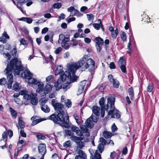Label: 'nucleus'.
Segmentation results:
<instances>
[{
	"label": "nucleus",
	"mask_w": 159,
	"mask_h": 159,
	"mask_svg": "<svg viewBox=\"0 0 159 159\" xmlns=\"http://www.w3.org/2000/svg\"><path fill=\"white\" fill-rule=\"evenodd\" d=\"M89 71L91 74L94 73L95 69V62L91 58H89L87 55H84L77 62L69 64L68 69V78L71 79L72 82L76 81L78 79L77 76L75 75V72L77 70L81 68L82 71L85 70L89 67Z\"/></svg>",
	"instance_id": "1"
},
{
	"label": "nucleus",
	"mask_w": 159,
	"mask_h": 159,
	"mask_svg": "<svg viewBox=\"0 0 159 159\" xmlns=\"http://www.w3.org/2000/svg\"><path fill=\"white\" fill-rule=\"evenodd\" d=\"M51 104L58 114L56 116L54 114L48 117L49 119L53 121L54 123L59 124L63 127L65 128H69L70 126L69 117L68 116H64L65 112L63 110V105L57 102L55 99L52 100Z\"/></svg>",
	"instance_id": "2"
},
{
	"label": "nucleus",
	"mask_w": 159,
	"mask_h": 159,
	"mask_svg": "<svg viewBox=\"0 0 159 159\" xmlns=\"http://www.w3.org/2000/svg\"><path fill=\"white\" fill-rule=\"evenodd\" d=\"M24 67L21 64V61L18 60L16 58L11 60L9 64L7 65L5 70L8 80L7 85L8 89L11 88L13 82V70H14L15 75H19L20 72L22 71Z\"/></svg>",
	"instance_id": "3"
},
{
	"label": "nucleus",
	"mask_w": 159,
	"mask_h": 159,
	"mask_svg": "<svg viewBox=\"0 0 159 159\" xmlns=\"http://www.w3.org/2000/svg\"><path fill=\"white\" fill-rule=\"evenodd\" d=\"M108 104L110 105V110L108 112V115H111V118H119L120 115V111L116 109H115L114 102L115 98L112 97H109L107 98Z\"/></svg>",
	"instance_id": "4"
},
{
	"label": "nucleus",
	"mask_w": 159,
	"mask_h": 159,
	"mask_svg": "<svg viewBox=\"0 0 159 159\" xmlns=\"http://www.w3.org/2000/svg\"><path fill=\"white\" fill-rule=\"evenodd\" d=\"M20 76L22 78L28 79L29 84L36 85L39 83V82L36 79L32 78L33 74L27 68L25 70L24 72L21 73Z\"/></svg>",
	"instance_id": "5"
},
{
	"label": "nucleus",
	"mask_w": 159,
	"mask_h": 159,
	"mask_svg": "<svg viewBox=\"0 0 159 159\" xmlns=\"http://www.w3.org/2000/svg\"><path fill=\"white\" fill-rule=\"evenodd\" d=\"M70 82H67L62 84V82L65 81H62L61 79L59 78L56 82L54 84V86L56 88V90L57 91L59 90L60 89H63L65 91H66L67 89H69L70 87V83L72 82L69 79Z\"/></svg>",
	"instance_id": "6"
},
{
	"label": "nucleus",
	"mask_w": 159,
	"mask_h": 159,
	"mask_svg": "<svg viewBox=\"0 0 159 159\" xmlns=\"http://www.w3.org/2000/svg\"><path fill=\"white\" fill-rule=\"evenodd\" d=\"M69 66V65L68 66H67V71H66L65 73L63 72V71L62 70L63 67L61 65H58L57 66V70L55 71V74L56 75L60 74V79H61L62 81H66V80L67 78L68 79H70L71 81L72 82V81L71 80V79L68 77V69Z\"/></svg>",
	"instance_id": "7"
},
{
	"label": "nucleus",
	"mask_w": 159,
	"mask_h": 159,
	"mask_svg": "<svg viewBox=\"0 0 159 159\" xmlns=\"http://www.w3.org/2000/svg\"><path fill=\"white\" fill-rule=\"evenodd\" d=\"M105 99L103 97H102L99 100V103L101 107V116L102 117H103L105 115V111H108L109 110V109L110 108V104L107 103V105L105 106L104 105Z\"/></svg>",
	"instance_id": "8"
},
{
	"label": "nucleus",
	"mask_w": 159,
	"mask_h": 159,
	"mask_svg": "<svg viewBox=\"0 0 159 159\" xmlns=\"http://www.w3.org/2000/svg\"><path fill=\"white\" fill-rule=\"evenodd\" d=\"M97 119L96 117H95L93 115L87 120L85 122V125L88 128H92L94 125L93 122H96Z\"/></svg>",
	"instance_id": "9"
},
{
	"label": "nucleus",
	"mask_w": 159,
	"mask_h": 159,
	"mask_svg": "<svg viewBox=\"0 0 159 159\" xmlns=\"http://www.w3.org/2000/svg\"><path fill=\"white\" fill-rule=\"evenodd\" d=\"M69 40V38L65 37L64 35L63 34H60L59 35L58 43L59 44H61L62 47H63Z\"/></svg>",
	"instance_id": "10"
},
{
	"label": "nucleus",
	"mask_w": 159,
	"mask_h": 159,
	"mask_svg": "<svg viewBox=\"0 0 159 159\" xmlns=\"http://www.w3.org/2000/svg\"><path fill=\"white\" fill-rule=\"evenodd\" d=\"M21 95H23V98L26 101L30 100L34 93H28V92L26 90H22L20 91Z\"/></svg>",
	"instance_id": "11"
},
{
	"label": "nucleus",
	"mask_w": 159,
	"mask_h": 159,
	"mask_svg": "<svg viewBox=\"0 0 159 159\" xmlns=\"http://www.w3.org/2000/svg\"><path fill=\"white\" fill-rule=\"evenodd\" d=\"M39 151L42 155L40 159H44V156L47 152L46 146L44 144H40L38 147Z\"/></svg>",
	"instance_id": "12"
},
{
	"label": "nucleus",
	"mask_w": 159,
	"mask_h": 159,
	"mask_svg": "<svg viewBox=\"0 0 159 159\" xmlns=\"http://www.w3.org/2000/svg\"><path fill=\"white\" fill-rule=\"evenodd\" d=\"M89 151L91 154L90 159H101V157L100 154L98 152V150H96L94 154V156L91 152L92 151V149H89Z\"/></svg>",
	"instance_id": "13"
},
{
	"label": "nucleus",
	"mask_w": 159,
	"mask_h": 159,
	"mask_svg": "<svg viewBox=\"0 0 159 159\" xmlns=\"http://www.w3.org/2000/svg\"><path fill=\"white\" fill-rule=\"evenodd\" d=\"M71 129L73 132H75L76 134L79 136H81L83 135V132L79 129V128L76 126H72Z\"/></svg>",
	"instance_id": "14"
},
{
	"label": "nucleus",
	"mask_w": 159,
	"mask_h": 159,
	"mask_svg": "<svg viewBox=\"0 0 159 159\" xmlns=\"http://www.w3.org/2000/svg\"><path fill=\"white\" fill-rule=\"evenodd\" d=\"M67 11L68 12L70 13V16H73L79 12V11L75 9L73 6H71L68 8H67Z\"/></svg>",
	"instance_id": "15"
},
{
	"label": "nucleus",
	"mask_w": 159,
	"mask_h": 159,
	"mask_svg": "<svg viewBox=\"0 0 159 159\" xmlns=\"http://www.w3.org/2000/svg\"><path fill=\"white\" fill-rule=\"evenodd\" d=\"M92 111L94 114L97 116H98L100 115V108L97 106H94L92 107Z\"/></svg>",
	"instance_id": "16"
},
{
	"label": "nucleus",
	"mask_w": 159,
	"mask_h": 159,
	"mask_svg": "<svg viewBox=\"0 0 159 159\" xmlns=\"http://www.w3.org/2000/svg\"><path fill=\"white\" fill-rule=\"evenodd\" d=\"M33 96L30 100L31 103L33 105H36L38 103V99L36 98L37 94L36 93H34V94Z\"/></svg>",
	"instance_id": "17"
},
{
	"label": "nucleus",
	"mask_w": 159,
	"mask_h": 159,
	"mask_svg": "<svg viewBox=\"0 0 159 159\" xmlns=\"http://www.w3.org/2000/svg\"><path fill=\"white\" fill-rule=\"evenodd\" d=\"M70 139L73 141L77 143L79 141L83 140V138L80 137H78L76 136L72 135L70 137Z\"/></svg>",
	"instance_id": "18"
},
{
	"label": "nucleus",
	"mask_w": 159,
	"mask_h": 159,
	"mask_svg": "<svg viewBox=\"0 0 159 159\" xmlns=\"http://www.w3.org/2000/svg\"><path fill=\"white\" fill-rule=\"evenodd\" d=\"M38 88L36 90V92L38 93L42 92L43 90L44 84L42 83H39L38 84Z\"/></svg>",
	"instance_id": "19"
},
{
	"label": "nucleus",
	"mask_w": 159,
	"mask_h": 159,
	"mask_svg": "<svg viewBox=\"0 0 159 159\" xmlns=\"http://www.w3.org/2000/svg\"><path fill=\"white\" fill-rule=\"evenodd\" d=\"M41 110L45 113H48L50 111L49 107L46 105L42 104L41 105Z\"/></svg>",
	"instance_id": "20"
},
{
	"label": "nucleus",
	"mask_w": 159,
	"mask_h": 159,
	"mask_svg": "<svg viewBox=\"0 0 159 159\" xmlns=\"http://www.w3.org/2000/svg\"><path fill=\"white\" fill-rule=\"evenodd\" d=\"M52 89V86L48 84H47L45 88L44 93L45 94L48 93Z\"/></svg>",
	"instance_id": "21"
},
{
	"label": "nucleus",
	"mask_w": 159,
	"mask_h": 159,
	"mask_svg": "<svg viewBox=\"0 0 159 159\" xmlns=\"http://www.w3.org/2000/svg\"><path fill=\"white\" fill-rule=\"evenodd\" d=\"M86 127L87 126L86 125H82L81 126H80V128L83 134L84 133H87V136H89V132H88V129Z\"/></svg>",
	"instance_id": "22"
},
{
	"label": "nucleus",
	"mask_w": 159,
	"mask_h": 159,
	"mask_svg": "<svg viewBox=\"0 0 159 159\" xmlns=\"http://www.w3.org/2000/svg\"><path fill=\"white\" fill-rule=\"evenodd\" d=\"M73 116L76 120V122L78 124H80V123L81 116L79 114H74L73 115Z\"/></svg>",
	"instance_id": "23"
},
{
	"label": "nucleus",
	"mask_w": 159,
	"mask_h": 159,
	"mask_svg": "<svg viewBox=\"0 0 159 159\" xmlns=\"http://www.w3.org/2000/svg\"><path fill=\"white\" fill-rule=\"evenodd\" d=\"M118 64L119 66L122 65H126V62L125 60L124 57H122L120 58L118 61Z\"/></svg>",
	"instance_id": "24"
},
{
	"label": "nucleus",
	"mask_w": 159,
	"mask_h": 159,
	"mask_svg": "<svg viewBox=\"0 0 159 159\" xmlns=\"http://www.w3.org/2000/svg\"><path fill=\"white\" fill-rule=\"evenodd\" d=\"M103 134L104 137L106 139L111 138L112 135L111 133L107 131L104 132Z\"/></svg>",
	"instance_id": "25"
},
{
	"label": "nucleus",
	"mask_w": 159,
	"mask_h": 159,
	"mask_svg": "<svg viewBox=\"0 0 159 159\" xmlns=\"http://www.w3.org/2000/svg\"><path fill=\"white\" fill-rule=\"evenodd\" d=\"M19 20L24 21L29 24L31 23L33 21L32 19L28 17H22L20 18Z\"/></svg>",
	"instance_id": "26"
},
{
	"label": "nucleus",
	"mask_w": 159,
	"mask_h": 159,
	"mask_svg": "<svg viewBox=\"0 0 159 159\" xmlns=\"http://www.w3.org/2000/svg\"><path fill=\"white\" fill-rule=\"evenodd\" d=\"M78 154L79 155H77L79 156V157L81 159H85L86 157V156L84 153L83 151L82 150H80L78 152Z\"/></svg>",
	"instance_id": "27"
},
{
	"label": "nucleus",
	"mask_w": 159,
	"mask_h": 159,
	"mask_svg": "<svg viewBox=\"0 0 159 159\" xmlns=\"http://www.w3.org/2000/svg\"><path fill=\"white\" fill-rule=\"evenodd\" d=\"M128 92L131 99L132 100L134 97V93L133 88H130L128 89Z\"/></svg>",
	"instance_id": "28"
},
{
	"label": "nucleus",
	"mask_w": 159,
	"mask_h": 159,
	"mask_svg": "<svg viewBox=\"0 0 159 159\" xmlns=\"http://www.w3.org/2000/svg\"><path fill=\"white\" fill-rule=\"evenodd\" d=\"M94 41L96 42V43H98L100 44H103L104 43L103 39L100 37H97L94 39Z\"/></svg>",
	"instance_id": "29"
},
{
	"label": "nucleus",
	"mask_w": 159,
	"mask_h": 159,
	"mask_svg": "<svg viewBox=\"0 0 159 159\" xmlns=\"http://www.w3.org/2000/svg\"><path fill=\"white\" fill-rule=\"evenodd\" d=\"M7 139V132L5 131L2 134V139H1L0 141L2 142L3 141L5 143L6 142Z\"/></svg>",
	"instance_id": "30"
},
{
	"label": "nucleus",
	"mask_w": 159,
	"mask_h": 159,
	"mask_svg": "<svg viewBox=\"0 0 159 159\" xmlns=\"http://www.w3.org/2000/svg\"><path fill=\"white\" fill-rule=\"evenodd\" d=\"M72 103L70 100L67 99L65 101V105L68 108L71 106Z\"/></svg>",
	"instance_id": "31"
},
{
	"label": "nucleus",
	"mask_w": 159,
	"mask_h": 159,
	"mask_svg": "<svg viewBox=\"0 0 159 159\" xmlns=\"http://www.w3.org/2000/svg\"><path fill=\"white\" fill-rule=\"evenodd\" d=\"M18 122L19 127L21 129H23L25 127V125L24 123L22 120L19 118Z\"/></svg>",
	"instance_id": "32"
},
{
	"label": "nucleus",
	"mask_w": 159,
	"mask_h": 159,
	"mask_svg": "<svg viewBox=\"0 0 159 159\" xmlns=\"http://www.w3.org/2000/svg\"><path fill=\"white\" fill-rule=\"evenodd\" d=\"M98 149L99 152L100 153H102L104 150V146L103 144L100 143L98 146Z\"/></svg>",
	"instance_id": "33"
},
{
	"label": "nucleus",
	"mask_w": 159,
	"mask_h": 159,
	"mask_svg": "<svg viewBox=\"0 0 159 159\" xmlns=\"http://www.w3.org/2000/svg\"><path fill=\"white\" fill-rule=\"evenodd\" d=\"M118 32V30L117 28H116L114 31L111 32V34L112 37L114 39H116L117 36Z\"/></svg>",
	"instance_id": "34"
},
{
	"label": "nucleus",
	"mask_w": 159,
	"mask_h": 159,
	"mask_svg": "<svg viewBox=\"0 0 159 159\" xmlns=\"http://www.w3.org/2000/svg\"><path fill=\"white\" fill-rule=\"evenodd\" d=\"M102 44H100L98 43H95V46L97 51L100 52L102 48Z\"/></svg>",
	"instance_id": "35"
},
{
	"label": "nucleus",
	"mask_w": 159,
	"mask_h": 159,
	"mask_svg": "<svg viewBox=\"0 0 159 159\" xmlns=\"http://www.w3.org/2000/svg\"><path fill=\"white\" fill-rule=\"evenodd\" d=\"M71 144L70 140L66 141L63 144V146L66 148H70Z\"/></svg>",
	"instance_id": "36"
},
{
	"label": "nucleus",
	"mask_w": 159,
	"mask_h": 159,
	"mask_svg": "<svg viewBox=\"0 0 159 159\" xmlns=\"http://www.w3.org/2000/svg\"><path fill=\"white\" fill-rule=\"evenodd\" d=\"M112 83L113 87L114 88H118L119 87V83L117 80L115 79L114 81H113Z\"/></svg>",
	"instance_id": "37"
},
{
	"label": "nucleus",
	"mask_w": 159,
	"mask_h": 159,
	"mask_svg": "<svg viewBox=\"0 0 159 159\" xmlns=\"http://www.w3.org/2000/svg\"><path fill=\"white\" fill-rule=\"evenodd\" d=\"M78 147L80 149L82 148L84 146V143L81 141H79L76 143Z\"/></svg>",
	"instance_id": "38"
},
{
	"label": "nucleus",
	"mask_w": 159,
	"mask_h": 159,
	"mask_svg": "<svg viewBox=\"0 0 159 159\" xmlns=\"http://www.w3.org/2000/svg\"><path fill=\"white\" fill-rule=\"evenodd\" d=\"M126 65H124L119 66L122 72L125 74H127V73L126 67Z\"/></svg>",
	"instance_id": "39"
},
{
	"label": "nucleus",
	"mask_w": 159,
	"mask_h": 159,
	"mask_svg": "<svg viewBox=\"0 0 159 159\" xmlns=\"http://www.w3.org/2000/svg\"><path fill=\"white\" fill-rule=\"evenodd\" d=\"M17 51L16 48L15 47L11 51V54L14 57H15L16 56V53Z\"/></svg>",
	"instance_id": "40"
},
{
	"label": "nucleus",
	"mask_w": 159,
	"mask_h": 159,
	"mask_svg": "<svg viewBox=\"0 0 159 159\" xmlns=\"http://www.w3.org/2000/svg\"><path fill=\"white\" fill-rule=\"evenodd\" d=\"M7 82L6 79L4 78H2L0 79V85L3 86L6 84Z\"/></svg>",
	"instance_id": "41"
},
{
	"label": "nucleus",
	"mask_w": 159,
	"mask_h": 159,
	"mask_svg": "<svg viewBox=\"0 0 159 159\" xmlns=\"http://www.w3.org/2000/svg\"><path fill=\"white\" fill-rule=\"evenodd\" d=\"M153 86L152 84V83L149 84L147 87V91L149 92H151L153 89Z\"/></svg>",
	"instance_id": "42"
},
{
	"label": "nucleus",
	"mask_w": 159,
	"mask_h": 159,
	"mask_svg": "<svg viewBox=\"0 0 159 159\" xmlns=\"http://www.w3.org/2000/svg\"><path fill=\"white\" fill-rule=\"evenodd\" d=\"M93 25L94 28L97 30L100 29L101 25L100 22L99 24L94 23Z\"/></svg>",
	"instance_id": "43"
},
{
	"label": "nucleus",
	"mask_w": 159,
	"mask_h": 159,
	"mask_svg": "<svg viewBox=\"0 0 159 159\" xmlns=\"http://www.w3.org/2000/svg\"><path fill=\"white\" fill-rule=\"evenodd\" d=\"M13 89L15 91L18 90L19 89V85L16 82L13 84Z\"/></svg>",
	"instance_id": "44"
},
{
	"label": "nucleus",
	"mask_w": 159,
	"mask_h": 159,
	"mask_svg": "<svg viewBox=\"0 0 159 159\" xmlns=\"http://www.w3.org/2000/svg\"><path fill=\"white\" fill-rule=\"evenodd\" d=\"M61 6V4L59 3H56L54 4L53 5V7L54 8H60Z\"/></svg>",
	"instance_id": "45"
},
{
	"label": "nucleus",
	"mask_w": 159,
	"mask_h": 159,
	"mask_svg": "<svg viewBox=\"0 0 159 159\" xmlns=\"http://www.w3.org/2000/svg\"><path fill=\"white\" fill-rule=\"evenodd\" d=\"M20 44L25 46H27V41L24 38H22L20 39Z\"/></svg>",
	"instance_id": "46"
},
{
	"label": "nucleus",
	"mask_w": 159,
	"mask_h": 159,
	"mask_svg": "<svg viewBox=\"0 0 159 159\" xmlns=\"http://www.w3.org/2000/svg\"><path fill=\"white\" fill-rule=\"evenodd\" d=\"M10 110L12 116H13L16 117L17 115V113L11 107L10 108Z\"/></svg>",
	"instance_id": "47"
},
{
	"label": "nucleus",
	"mask_w": 159,
	"mask_h": 159,
	"mask_svg": "<svg viewBox=\"0 0 159 159\" xmlns=\"http://www.w3.org/2000/svg\"><path fill=\"white\" fill-rule=\"evenodd\" d=\"M131 45V43L130 41V40H129V41L128 43L127 48H128V53L129 54V55H131V52L132 50V49L130 48Z\"/></svg>",
	"instance_id": "48"
},
{
	"label": "nucleus",
	"mask_w": 159,
	"mask_h": 159,
	"mask_svg": "<svg viewBox=\"0 0 159 159\" xmlns=\"http://www.w3.org/2000/svg\"><path fill=\"white\" fill-rule=\"evenodd\" d=\"M87 16L89 20L91 21L92 20H93L94 16L92 14H87Z\"/></svg>",
	"instance_id": "49"
},
{
	"label": "nucleus",
	"mask_w": 159,
	"mask_h": 159,
	"mask_svg": "<svg viewBox=\"0 0 159 159\" xmlns=\"http://www.w3.org/2000/svg\"><path fill=\"white\" fill-rule=\"evenodd\" d=\"M41 121L39 119H36L34 120H33L31 123V125L34 126L36 125L37 124L40 122Z\"/></svg>",
	"instance_id": "50"
},
{
	"label": "nucleus",
	"mask_w": 159,
	"mask_h": 159,
	"mask_svg": "<svg viewBox=\"0 0 159 159\" xmlns=\"http://www.w3.org/2000/svg\"><path fill=\"white\" fill-rule=\"evenodd\" d=\"M100 141L101 143L103 144V145H106L107 144V142L103 138H101L100 139Z\"/></svg>",
	"instance_id": "51"
},
{
	"label": "nucleus",
	"mask_w": 159,
	"mask_h": 159,
	"mask_svg": "<svg viewBox=\"0 0 159 159\" xmlns=\"http://www.w3.org/2000/svg\"><path fill=\"white\" fill-rule=\"evenodd\" d=\"M117 129V127L115 124H113L111 127V130L113 132H115Z\"/></svg>",
	"instance_id": "52"
},
{
	"label": "nucleus",
	"mask_w": 159,
	"mask_h": 159,
	"mask_svg": "<svg viewBox=\"0 0 159 159\" xmlns=\"http://www.w3.org/2000/svg\"><path fill=\"white\" fill-rule=\"evenodd\" d=\"M121 39L123 41H125L126 40V36L125 33L123 32L122 34H121Z\"/></svg>",
	"instance_id": "53"
},
{
	"label": "nucleus",
	"mask_w": 159,
	"mask_h": 159,
	"mask_svg": "<svg viewBox=\"0 0 159 159\" xmlns=\"http://www.w3.org/2000/svg\"><path fill=\"white\" fill-rule=\"evenodd\" d=\"M108 78L110 82H112L115 80L114 79L113 76L112 75H110L108 76Z\"/></svg>",
	"instance_id": "54"
},
{
	"label": "nucleus",
	"mask_w": 159,
	"mask_h": 159,
	"mask_svg": "<svg viewBox=\"0 0 159 159\" xmlns=\"http://www.w3.org/2000/svg\"><path fill=\"white\" fill-rule=\"evenodd\" d=\"M86 84V81L85 80H84L80 82L79 86H82V87H84Z\"/></svg>",
	"instance_id": "55"
},
{
	"label": "nucleus",
	"mask_w": 159,
	"mask_h": 159,
	"mask_svg": "<svg viewBox=\"0 0 159 159\" xmlns=\"http://www.w3.org/2000/svg\"><path fill=\"white\" fill-rule=\"evenodd\" d=\"M84 89V87L80 86H79L78 91L80 94L83 93Z\"/></svg>",
	"instance_id": "56"
},
{
	"label": "nucleus",
	"mask_w": 159,
	"mask_h": 159,
	"mask_svg": "<svg viewBox=\"0 0 159 159\" xmlns=\"http://www.w3.org/2000/svg\"><path fill=\"white\" fill-rule=\"evenodd\" d=\"M65 133L67 135L69 136L72 135L73 134L72 132L70 130L67 129L65 130Z\"/></svg>",
	"instance_id": "57"
},
{
	"label": "nucleus",
	"mask_w": 159,
	"mask_h": 159,
	"mask_svg": "<svg viewBox=\"0 0 159 159\" xmlns=\"http://www.w3.org/2000/svg\"><path fill=\"white\" fill-rule=\"evenodd\" d=\"M61 50L62 48L61 47H58L55 51L54 53L56 54H58L60 53V52L61 51Z\"/></svg>",
	"instance_id": "58"
},
{
	"label": "nucleus",
	"mask_w": 159,
	"mask_h": 159,
	"mask_svg": "<svg viewBox=\"0 0 159 159\" xmlns=\"http://www.w3.org/2000/svg\"><path fill=\"white\" fill-rule=\"evenodd\" d=\"M109 67L111 69H114L116 68V66L113 62H111L109 65Z\"/></svg>",
	"instance_id": "59"
},
{
	"label": "nucleus",
	"mask_w": 159,
	"mask_h": 159,
	"mask_svg": "<svg viewBox=\"0 0 159 159\" xmlns=\"http://www.w3.org/2000/svg\"><path fill=\"white\" fill-rule=\"evenodd\" d=\"M0 41L2 42L3 43H5L6 42V39L2 36L0 37Z\"/></svg>",
	"instance_id": "60"
},
{
	"label": "nucleus",
	"mask_w": 159,
	"mask_h": 159,
	"mask_svg": "<svg viewBox=\"0 0 159 159\" xmlns=\"http://www.w3.org/2000/svg\"><path fill=\"white\" fill-rule=\"evenodd\" d=\"M20 133L22 137L25 138L26 137V134L23 130H21L20 132Z\"/></svg>",
	"instance_id": "61"
},
{
	"label": "nucleus",
	"mask_w": 159,
	"mask_h": 159,
	"mask_svg": "<svg viewBox=\"0 0 159 159\" xmlns=\"http://www.w3.org/2000/svg\"><path fill=\"white\" fill-rule=\"evenodd\" d=\"M128 150L127 148L126 147H125L123 149L122 151V154L124 155H125L127 153Z\"/></svg>",
	"instance_id": "62"
},
{
	"label": "nucleus",
	"mask_w": 159,
	"mask_h": 159,
	"mask_svg": "<svg viewBox=\"0 0 159 159\" xmlns=\"http://www.w3.org/2000/svg\"><path fill=\"white\" fill-rule=\"evenodd\" d=\"M2 36L5 38V39H9V36L7 34V32L4 31L2 34Z\"/></svg>",
	"instance_id": "63"
},
{
	"label": "nucleus",
	"mask_w": 159,
	"mask_h": 159,
	"mask_svg": "<svg viewBox=\"0 0 159 159\" xmlns=\"http://www.w3.org/2000/svg\"><path fill=\"white\" fill-rule=\"evenodd\" d=\"M48 29L47 27L44 28L42 30L41 33L42 34H45L48 31Z\"/></svg>",
	"instance_id": "64"
}]
</instances>
